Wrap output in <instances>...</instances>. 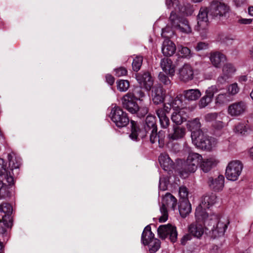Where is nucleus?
<instances>
[{"label": "nucleus", "mask_w": 253, "mask_h": 253, "mask_svg": "<svg viewBox=\"0 0 253 253\" xmlns=\"http://www.w3.org/2000/svg\"><path fill=\"white\" fill-rule=\"evenodd\" d=\"M201 221L206 228L211 232V236L213 238L222 236L227 228L229 221L228 220L218 216L214 214H211L208 217H205Z\"/></svg>", "instance_id": "1"}, {"label": "nucleus", "mask_w": 253, "mask_h": 253, "mask_svg": "<svg viewBox=\"0 0 253 253\" xmlns=\"http://www.w3.org/2000/svg\"><path fill=\"white\" fill-rule=\"evenodd\" d=\"M192 143L197 148L211 151L217 143L216 139L205 134L202 131H195L191 134Z\"/></svg>", "instance_id": "2"}, {"label": "nucleus", "mask_w": 253, "mask_h": 253, "mask_svg": "<svg viewBox=\"0 0 253 253\" xmlns=\"http://www.w3.org/2000/svg\"><path fill=\"white\" fill-rule=\"evenodd\" d=\"M8 159L9 166L11 167V169H8L7 167L6 163L3 159L0 158V179H5L8 185L12 186L14 184V179L13 176V169H14L19 168L20 164V162H18L17 161H16V163H15L13 157L10 154H8Z\"/></svg>", "instance_id": "3"}, {"label": "nucleus", "mask_w": 253, "mask_h": 253, "mask_svg": "<svg viewBox=\"0 0 253 253\" xmlns=\"http://www.w3.org/2000/svg\"><path fill=\"white\" fill-rule=\"evenodd\" d=\"M209 12L210 15L215 18L222 21L229 18L231 9L227 3L213 0L211 2Z\"/></svg>", "instance_id": "4"}, {"label": "nucleus", "mask_w": 253, "mask_h": 253, "mask_svg": "<svg viewBox=\"0 0 253 253\" xmlns=\"http://www.w3.org/2000/svg\"><path fill=\"white\" fill-rule=\"evenodd\" d=\"M217 201V196L214 193H211L205 195L202 200L201 203L197 207L195 213V218L198 221H201L205 217H208L211 207Z\"/></svg>", "instance_id": "5"}, {"label": "nucleus", "mask_w": 253, "mask_h": 253, "mask_svg": "<svg viewBox=\"0 0 253 253\" xmlns=\"http://www.w3.org/2000/svg\"><path fill=\"white\" fill-rule=\"evenodd\" d=\"M202 160L201 155L196 153H190L180 171V176L185 178L189 174L195 172L198 166L201 164Z\"/></svg>", "instance_id": "6"}, {"label": "nucleus", "mask_w": 253, "mask_h": 253, "mask_svg": "<svg viewBox=\"0 0 253 253\" xmlns=\"http://www.w3.org/2000/svg\"><path fill=\"white\" fill-rule=\"evenodd\" d=\"M179 15L171 11L169 18V24L171 25V28L179 30L181 33H191L192 28L189 22L186 18L180 17Z\"/></svg>", "instance_id": "7"}, {"label": "nucleus", "mask_w": 253, "mask_h": 253, "mask_svg": "<svg viewBox=\"0 0 253 253\" xmlns=\"http://www.w3.org/2000/svg\"><path fill=\"white\" fill-rule=\"evenodd\" d=\"M177 206V199L171 194L166 193L163 197L162 205L160 207V212L162 215L159 217L160 222H164L168 219V212L167 208L174 211Z\"/></svg>", "instance_id": "8"}, {"label": "nucleus", "mask_w": 253, "mask_h": 253, "mask_svg": "<svg viewBox=\"0 0 253 253\" xmlns=\"http://www.w3.org/2000/svg\"><path fill=\"white\" fill-rule=\"evenodd\" d=\"M243 165L239 160H232L228 163L225 170V176L229 180L235 181L241 174Z\"/></svg>", "instance_id": "9"}, {"label": "nucleus", "mask_w": 253, "mask_h": 253, "mask_svg": "<svg viewBox=\"0 0 253 253\" xmlns=\"http://www.w3.org/2000/svg\"><path fill=\"white\" fill-rule=\"evenodd\" d=\"M0 212L4 214L1 215L2 219H0V233L4 234L6 231V228L11 226L12 206L8 203H3L0 205Z\"/></svg>", "instance_id": "10"}, {"label": "nucleus", "mask_w": 253, "mask_h": 253, "mask_svg": "<svg viewBox=\"0 0 253 253\" xmlns=\"http://www.w3.org/2000/svg\"><path fill=\"white\" fill-rule=\"evenodd\" d=\"M208 13V10L207 7H202L197 16V25L195 29L203 37H205L207 35L209 31V22Z\"/></svg>", "instance_id": "11"}, {"label": "nucleus", "mask_w": 253, "mask_h": 253, "mask_svg": "<svg viewBox=\"0 0 253 253\" xmlns=\"http://www.w3.org/2000/svg\"><path fill=\"white\" fill-rule=\"evenodd\" d=\"M110 116L112 121L119 127L126 126L129 121L126 113L116 105L112 107Z\"/></svg>", "instance_id": "12"}, {"label": "nucleus", "mask_w": 253, "mask_h": 253, "mask_svg": "<svg viewBox=\"0 0 253 253\" xmlns=\"http://www.w3.org/2000/svg\"><path fill=\"white\" fill-rule=\"evenodd\" d=\"M177 75L179 80L182 83H189L194 78V67L189 63H185L178 68Z\"/></svg>", "instance_id": "13"}, {"label": "nucleus", "mask_w": 253, "mask_h": 253, "mask_svg": "<svg viewBox=\"0 0 253 253\" xmlns=\"http://www.w3.org/2000/svg\"><path fill=\"white\" fill-rule=\"evenodd\" d=\"M157 232L159 237L162 239H165L169 235L172 242L174 243L177 240V232L176 227L171 224L160 225L157 229Z\"/></svg>", "instance_id": "14"}, {"label": "nucleus", "mask_w": 253, "mask_h": 253, "mask_svg": "<svg viewBox=\"0 0 253 253\" xmlns=\"http://www.w3.org/2000/svg\"><path fill=\"white\" fill-rule=\"evenodd\" d=\"M248 106L246 102L240 101L230 104L227 109L228 114L231 117H240L247 111Z\"/></svg>", "instance_id": "15"}, {"label": "nucleus", "mask_w": 253, "mask_h": 253, "mask_svg": "<svg viewBox=\"0 0 253 253\" xmlns=\"http://www.w3.org/2000/svg\"><path fill=\"white\" fill-rule=\"evenodd\" d=\"M236 69L234 66L230 63L224 64L222 67V73L217 79L218 84H224L231 78L235 73Z\"/></svg>", "instance_id": "16"}, {"label": "nucleus", "mask_w": 253, "mask_h": 253, "mask_svg": "<svg viewBox=\"0 0 253 253\" xmlns=\"http://www.w3.org/2000/svg\"><path fill=\"white\" fill-rule=\"evenodd\" d=\"M136 79L141 87L150 90L153 85V80L148 72L140 73L136 75Z\"/></svg>", "instance_id": "17"}, {"label": "nucleus", "mask_w": 253, "mask_h": 253, "mask_svg": "<svg viewBox=\"0 0 253 253\" xmlns=\"http://www.w3.org/2000/svg\"><path fill=\"white\" fill-rule=\"evenodd\" d=\"M166 91L161 85H156L152 88L151 98L155 105L160 104L164 102Z\"/></svg>", "instance_id": "18"}, {"label": "nucleus", "mask_w": 253, "mask_h": 253, "mask_svg": "<svg viewBox=\"0 0 253 253\" xmlns=\"http://www.w3.org/2000/svg\"><path fill=\"white\" fill-rule=\"evenodd\" d=\"M219 163V160L213 156H211L203 159L200 165V168L204 172H208L216 167Z\"/></svg>", "instance_id": "19"}, {"label": "nucleus", "mask_w": 253, "mask_h": 253, "mask_svg": "<svg viewBox=\"0 0 253 253\" xmlns=\"http://www.w3.org/2000/svg\"><path fill=\"white\" fill-rule=\"evenodd\" d=\"M224 176L223 175H219L216 177H209L208 183L211 189L215 192H219L224 186Z\"/></svg>", "instance_id": "20"}, {"label": "nucleus", "mask_w": 253, "mask_h": 253, "mask_svg": "<svg viewBox=\"0 0 253 253\" xmlns=\"http://www.w3.org/2000/svg\"><path fill=\"white\" fill-rule=\"evenodd\" d=\"M188 110L184 108L175 110L171 116L172 121L176 125H181L188 117Z\"/></svg>", "instance_id": "21"}, {"label": "nucleus", "mask_w": 253, "mask_h": 253, "mask_svg": "<svg viewBox=\"0 0 253 253\" xmlns=\"http://www.w3.org/2000/svg\"><path fill=\"white\" fill-rule=\"evenodd\" d=\"M159 162L161 167L165 171H170L173 168L174 163L166 153L160 154L159 157Z\"/></svg>", "instance_id": "22"}, {"label": "nucleus", "mask_w": 253, "mask_h": 253, "mask_svg": "<svg viewBox=\"0 0 253 253\" xmlns=\"http://www.w3.org/2000/svg\"><path fill=\"white\" fill-rule=\"evenodd\" d=\"M196 220H197L196 219ZM203 222L198 221L196 223H192L188 226V232L190 233L193 236L197 238H200L204 234V229L203 225Z\"/></svg>", "instance_id": "23"}, {"label": "nucleus", "mask_w": 253, "mask_h": 253, "mask_svg": "<svg viewBox=\"0 0 253 253\" xmlns=\"http://www.w3.org/2000/svg\"><path fill=\"white\" fill-rule=\"evenodd\" d=\"M163 71L169 76L172 77L175 73V66L169 58L162 59L160 63Z\"/></svg>", "instance_id": "24"}, {"label": "nucleus", "mask_w": 253, "mask_h": 253, "mask_svg": "<svg viewBox=\"0 0 253 253\" xmlns=\"http://www.w3.org/2000/svg\"><path fill=\"white\" fill-rule=\"evenodd\" d=\"M175 44L170 40L166 39L164 41L162 46V52L164 56H170L175 52Z\"/></svg>", "instance_id": "25"}, {"label": "nucleus", "mask_w": 253, "mask_h": 253, "mask_svg": "<svg viewBox=\"0 0 253 253\" xmlns=\"http://www.w3.org/2000/svg\"><path fill=\"white\" fill-rule=\"evenodd\" d=\"M166 6L168 9H173V11L176 14L185 15L186 12V8L179 4L178 0H166Z\"/></svg>", "instance_id": "26"}, {"label": "nucleus", "mask_w": 253, "mask_h": 253, "mask_svg": "<svg viewBox=\"0 0 253 253\" xmlns=\"http://www.w3.org/2000/svg\"><path fill=\"white\" fill-rule=\"evenodd\" d=\"M225 56L218 51L211 52L210 55V60L212 65L215 68H220L221 63L226 61Z\"/></svg>", "instance_id": "27"}, {"label": "nucleus", "mask_w": 253, "mask_h": 253, "mask_svg": "<svg viewBox=\"0 0 253 253\" xmlns=\"http://www.w3.org/2000/svg\"><path fill=\"white\" fill-rule=\"evenodd\" d=\"M250 127L245 123L240 122L235 125L233 128V132L238 135L246 136L251 132Z\"/></svg>", "instance_id": "28"}, {"label": "nucleus", "mask_w": 253, "mask_h": 253, "mask_svg": "<svg viewBox=\"0 0 253 253\" xmlns=\"http://www.w3.org/2000/svg\"><path fill=\"white\" fill-rule=\"evenodd\" d=\"M191 205L188 199L180 200L178 210L181 216L183 218L186 217L191 211Z\"/></svg>", "instance_id": "29"}, {"label": "nucleus", "mask_w": 253, "mask_h": 253, "mask_svg": "<svg viewBox=\"0 0 253 253\" xmlns=\"http://www.w3.org/2000/svg\"><path fill=\"white\" fill-rule=\"evenodd\" d=\"M184 98L188 101H196L202 95L201 91L197 88L189 89L185 90L183 92Z\"/></svg>", "instance_id": "30"}, {"label": "nucleus", "mask_w": 253, "mask_h": 253, "mask_svg": "<svg viewBox=\"0 0 253 253\" xmlns=\"http://www.w3.org/2000/svg\"><path fill=\"white\" fill-rule=\"evenodd\" d=\"M154 234L151 231V227L150 225H147L144 228L141 235V242L144 245H146L149 242L155 239Z\"/></svg>", "instance_id": "31"}, {"label": "nucleus", "mask_w": 253, "mask_h": 253, "mask_svg": "<svg viewBox=\"0 0 253 253\" xmlns=\"http://www.w3.org/2000/svg\"><path fill=\"white\" fill-rule=\"evenodd\" d=\"M156 114L159 118L161 126L164 128H167L169 125V119L166 116L165 111L162 108L156 110Z\"/></svg>", "instance_id": "32"}, {"label": "nucleus", "mask_w": 253, "mask_h": 253, "mask_svg": "<svg viewBox=\"0 0 253 253\" xmlns=\"http://www.w3.org/2000/svg\"><path fill=\"white\" fill-rule=\"evenodd\" d=\"M186 130L184 128L176 126L173 127V132L169 135V139L177 140L182 138L185 134Z\"/></svg>", "instance_id": "33"}, {"label": "nucleus", "mask_w": 253, "mask_h": 253, "mask_svg": "<svg viewBox=\"0 0 253 253\" xmlns=\"http://www.w3.org/2000/svg\"><path fill=\"white\" fill-rule=\"evenodd\" d=\"M201 126V123L198 118L188 121L187 123V127L191 131V133L195 131H202L200 129Z\"/></svg>", "instance_id": "34"}, {"label": "nucleus", "mask_w": 253, "mask_h": 253, "mask_svg": "<svg viewBox=\"0 0 253 253\" xmlns=\"http://www.w3.org/2000/svg\"><path fill=\"white\" fill-rule=\"evenodd\" d=\"M168 105L173 109L174 111L175 110L180 109V108L182 106V101L181 99V96H177L174 98L170 97V99L168 102Z\"/></svg>", "instance_id": "35"}, {"label": "nucleus", "mask_w": 253, "mask_h": 253, "mask_svg": "<svg viewBox=\"0 0 253 253\" xmlns=\"http://www.w3.org/2000/svg\"><path fill=\"white\" fill-rule=\"evenodd\" d=\"M230 100V96L227 93H219L215 97V103L216 104L222 105Z\"/></svg>", "instance_id": "36"}, {"label": "nucleus", "mask_w": 253, "mask_h": 253, "mask_svg": "<svg viewBox=\"0 0 253 253\" xmlns=\"http://www.w3.org/2000/svg\"><path fill=\"white\" fill-rule=\"evenodd\" d=\"M145 122V129L146 131H148V129L151 130L153 128H157L156 118L154 116L149 115L146 117Z\"/></svg>", "instance_id": "37"}, {"label": "nucleus", "mask_w": 253, "mask_h": 253, "mask_svg": "<svg viewBox=\"0 0 253 253\" xmlns=\"http://www.w3.org/2000/svg\"><path fill=\"white\" fill-rule=\"evenodd\" d=\"M136 100L133 98V95L130 93V91L128 92L125 95H124L122 98V104L123 107L125 109H129L131 110L129 107V105L130 103H133L134 102L136 101Z\"/></svg>", "instance_id": "38"}, {"label": "nucleus", "mask_w": 253, "mask_h": 253, "mask_svg": "<svg viewBox=\"0 0 253 253\" xmlns=\"http://www.w3.org/2000/svg\"><path fill=\"white\" fill-rule=\"evenodd\" d=\"M220 84H218L216 83V84L212 85L206 90L205 94L207 95L211 98H213L214 94L218 92L222 89V88L220 87Z\"/></svg>", "instance_id": "39"}, {"label": "nucleus", "mask_w": 253, "mask_h": 253, "mask_svg": "<svg viewBox=\"0 0 253 253\" xmlns=\"http://www.w3.org/2000/svg\"><path fill=\"white\" fill-rule=\"evenodd\" d=\"M146 245L149 246V251L150 253H155L160 248L161 242L159 239L156 238L151 240V241Z\"/></svg>", "instance_id": "40"}, {"label": "nucleus", "mask_w": 253, "mask_h": 253, "mask_svg": "<svg viewBox=\"0 0 253 253\" xmlns=\"http://www.w3.org/2000/svg\"><path fill=\"white\" fill-rule=\"evenodd\" d=\"M131 132L129 134V138L132 140H137L138 137V131L139 128L137 126V124L133 121H131Z\"/></svg>", "instance_id": "41"}, {"label": "nucleus", "mask_w": 253, "mask_h": 253, "mask_svg": "<svg viewBox=\"0 0 253 253\" xmlns=\"http://www.w3.org/2000/svg\"><path fill=\"white\" fill-rule=\"evenodd\" d=\"M5 179H0V200L4 198L7 193L8 184L4 182Z\"/></svg>", "instance_id": "42"}, {"label": "nucleus", "mask_w": 253, "mask_h": 253, "mask_svg": "<svg viewBox=\"0 0 253 253\" xmlns=\"http://www.w3.org/2000/svg\"><path fill=\"white\" fill-rule=\"evenodd\" d=\"M143 57L141 56H136L133 60L132 63V69L134 71H138L142 65Z\"/></svg>", "instance_id": "43"}, {"label": "nucleus", "mask_w": 253, "mask_h": 253, "mask_svg": "<svg viewBox=\"0 0 253 253\" xmlns=\"http://www.w3.org/2000/svg\"><path fill=\"white\" fill-rule=\"evenodd\" d=\"M227 93L229 95H235L240 91V87L236 83L229 85L227 88Z\"/></svg>", "instance_id": "44"}, {"label": "nucleus", "mask_w": 253, "mask_h": 253, "mask_svg": "<svg viewBox=\"0 0 253 253\" xmlns=\"http://www.w3.org/2000/svg\"><path fill=\"white\" fill-rule=\"evenodd\" d=\"M117 88L120 91H126L127 90L129 86V83L128 81L120 80L117 82Z\"/></svg>", "instance_id": "45"}, {"label": "nucleus", "mask_w": 253, "mask_h": 253, "mask_svg": "<svg viewBox=\"0 0 253 253\" xmlns=\"http://www.w3.org/2000/svg\"><path fill=\"white\" fill-rule=\"evenodd\" d=\"M212 100V98H211L207 95L205 94L200 100L199 102V106L200 108H203L208 106Z\"/></svg>", "instance_id": "46"}, {"label": "nucleus", "mask_w": 253, "mask_h": 253, "mask_svg": "<svg viewBox=\"0 0 253 253\" xmlns=\"http://www.w3.org/2000/svg\"><path fill=\"white\" fill-rule=\"evenodd\" d=\"M179 54L184 58H190L191 56L190 50L187 47L178 46Z\"/></svg>", "instance_id": "47"}, {"label": "nucleus", "mask_w": 253, "mask_h": 253, "mask_svg": "<svg viewBox=\"0 0 253 253\" xmlns=\"http://www.w3.org/2000/svg\"><path fill=\"white\" fill-rule=\"evenodd\" d=\"M130 93L133 95V98L136 100H140L141 98L144 96V92L141 88L138 87L134 88L132 91H130Z\"/></svg>", "instance_id": "48"}, {"label": "nucleus", "mask_w": 253, "mask_h": 253, "mask_svg": "<svg viewBox=\"0 0 253 253\" xmlns=\"http://www.w3.org/2000/svg\"><path fill=\"white\" fill-rule=\"evenodd\" d=\"M180 200L188 199V191L185 186H181L179 189Z\"/></svg>", "instance_id": "49"}, {"label": "nucleus", "mask_w": 253, "mask_h": 253, "mask_svg": "<svg viewBox=\"0 0 253 253\" xmlns=\"http://www.w3.org/2000/svg\"><path fill=\"white\" fill-rule=\"evenodd\" d=\"M166 136L165 131L160 130L158 133V141L160 147H163L165 143V138Z\"/></svg>", "instance_id": "50"}, {"label": "nucleus", "mask_w": 253, "mask_h": 253, "mask_svg": "<svg viewBox=\"0 0 253 253\" xmlns=\"http://www.w3.org/2000/svg\"><path fill=\"white\" fill-rule=\"evenodd\" d=\"M168 182L166 178L160 177L159 180V188L162 191H165L167 189Z\"/></svg>", "instance_id": "51"}, {"label": "nucleus", "mask_w": 253, "mask_h": 253, "mask_svg": "<svg viewBox=\"0 0 253 253\" xmlns=\"http://www.w3.org/2000/svg\"><path fill=\"white\" fill-rule=\"evenodd\" d=\"M159 79L165 85H169L171 84V81L169 78L163 73H160L159 75Z\"/></svg>", "instance_id": "52"}, {"label": "nucleus", "mask_w": 253, "mask_h": 253, "mask_svg": "<svg viewBox=\"0 0 253 253\" xmlns=\"http://www.w3.org/2000/svg\"><path fill=\"white\" fill-rule=\"evenodd\" d=\"M151 133L150 135V140L152 143H154L158 140V134L157 133V129L153 128L150 130Z\"/></svg>", "instance_id": "53"}, {"label": "nucleus", "mask_w": 253, "mask_h": 253, "mask_svg": "<svg viewBox=\"0 0 253 253\" xmlns=\"http://www.w3.org/2000/svg\"><path fill=\"white\" fill-rule=\"evenodd\" d=\"M115 75L118 77L125 76L127 73V70L125 68L120 67L115 69Z\"/></svg>", "instance_id": "54"}, {"label": "nucleus", "mask_w": 253, "mask_h": 253, "mask_svg": "<svg viewBox=\"0 0 253 253\" xmlns=\"http://www.w3.org/2000/svg\"><path fill=\"white\" fill-rule=\"evenodd\" d=\"M129 107L131 110H130L129 109H126L132 114H134V113H137V111L138 110V106L137 104L136 103V101L134 102L133 103H130L129 105Z\"/></svg>", "instance_id": "55"}, {"label": "nucleus", "mask_w": 253, "mask_h": 253, "mask_svg": "<svg viewBox=\"0 0 253 253\" xmlns=\"http://www.w3.org/2000/svg\"><path fill=\"white\" fill-rule=\"evenodd\" d=\"M172 33L171 29L169 26H167L162 29V36L164 38H168Z\"/></svg>", "instance_id": "56"}, {"label": "nucleus", "mask_w": 253, "mask_h": 253, "mask_svg": "<svg viewBox=\"0 0 253 253\" xmlns=\"http://www.w3.org/2000/svg\"><path fill=\"white\" fill-rule=\"evenodd\" d=\"M209 48V44L208 43L205 42H200L198 43L196 47V49L197 51H200L202 50H205Z\"/></svg>", "instance_id": "57"}, {"label": "nucleus", "mask_w": 253, "mask_h": 253, "mask_svg": "<svg viewBox=\"0 0 253 253\" xmlns=\"http://www.w3.org/2000/svg\"><path fill=\"white\" fill-rule=\"evenodd\" d=\"M193 235L190 233H187L185 234L181 239V244L185 245L187 242L192 239Z\"/></svg>", "instance_id": "58"}, {"label": "nucleus", "mask_w": 253, "mask_h": 253, "mask_svg": "<svg viewBox=\"0 0 253 253\" xmlns=\"http://www.w3.org/2000/svg\"><path fill=\"white\" fill-rule=\"evenodd\" d=\"M217 113H209L205 116V120L207 122H212L215 120L217 117Z\"/></svg>", "instance_id": "59"}, {"label": "nucleus", "mask_w": 253, "mask_h": 253, "mask_svg": "<svg viewBox=\"0 0 253 253\" xmlns=\"http://www.w3.org/2000/svg\"><path fill=\"white\" fill-rule=\"evenodd\" d=\"M148 112V109L146 107H138V110L137 111L138 115L140 117H143L147 114Z\"/></svg>", "instance_id": "60"}, {"label": "nucleus", "mask_w": 253, "mask_h": 253, "mask_svg": "<svg viewBox=\"0 0 253 253\" xmlns=\"http://www.w3.org/2000/svg\"><path fill=\"white\" fill-rule=\"evenodd\" d=\"M247 0H232L233 4L236 7H240L246 3Z\"/></svg>", "instance_id": "61"}, {"label": "nucleus", "mask_w": 253, "mask_h": 253, "mask_svg": "<svg viewBox=\"0 0 253 253\" xmlns=\"http://www.w3.org/2000/svg\"><path fill=\"white\" fill-rule=\"evenodd\" d=\"M253 21L252 19H248V18H241L239 20V22L240 24H250Z\"/></svg>", "instance_id": "62"}, {"label": "nucleus", "mask_w": 253, "mask_h": 253, "mask_svg": "<svg viewBox=\"0 0 253 253\" xmlns=\"http://www.w3.org/2000/svg\"><path fill=\"white\" fill-rule=\"evenodd\" d=\"M106 82L110 85L113 84L115 82L114 78L111 75H107L106 76Z\"/></svg>", "instance_id": "63"}, {"label": "nucleus", "mask_w": 253, "mask_h": 253, "mask_svg": "<svg viewBox=\"0 0 253 253\" xmlns=\"http://www.w3.org/2000/svg\"><path fill=\"white\" fill-rule=\"evenodd\" d=\"M213 126L217 129H221L223 127L224 124L221 121H215L213 124Z\"/></svg>", "instance_id": "64"}]
</instances>
